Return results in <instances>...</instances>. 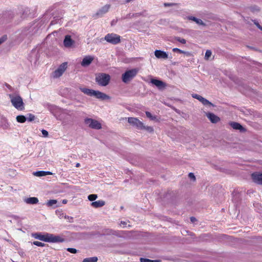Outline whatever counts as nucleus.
<instances>
[{
	"mask_svg": "<svg viewBox=\"0 0 262 262\" xmlns=\"http://www.w3.org/2000/svg\"><path fill=\"white\" fill-rule=\"evenodd\" d=\"M55 213H56V214L57 215V216L60 219H62L63 218L68 219H69V217L67 216L62 210H57L56 211Z\"/></svg>",
	"mask_w": 262,
	"mask_h": 262,
	"instance_id": "24",
	"label": "nucleus"
},
{
	"mask_svg": "<svg viewBox=\"0 0 262 262\" xmlns=\"http://www.w3.org/2000/svg\"><path fill=\"white\" fill-rule=\"evenodd\" d=\"M151 82L158 88H164L165 86L164 82L160 80L152 79L151 80Z\"/></svg>",
	"mask_w": 262,
	"mask_h": 262,
	"instance_id": "18",
	"label": "nucleus"
},
{
	"mask_svg": "<svg viewBox=\"0 0 262 262\" xmlns=\"http://www.w3.org/2000/svg\"><path fill=\"white\" fill-rule=\"evenodd\" d=\"M67 201L66 200H65V199H64V200H63L62 201V203L63 204H66V203H67Z\"/></svg>",
	"mask_w": 262,
	"mask_h": 262,
	"instance_id": "45",
	"label": "nucleus"
},
{
	"mask_svg": "<svg viewBox=\"0 0 262 262\" xmlns=\"http://www.w3.org/2000/svg\"><path fill=\"white\" fill-rule=\"evenodd\" d=\"M24 202L27 204H35L38 203V200L37 198H27L24 200Z\"/></svg>",
	"mask_w": 262,
	"mask_h": 262,
	"instance_id": "22",
	"label": "nucleus"
},
{
	"mask_svg": "<svg viewBox=\"0 0 262 262\" xmlns=\"http://www.w3.org/2000/svg\"><path fill=\"white\" fill-rule=\"evenodd\" d=\"M80 89L84 94L90 96H93L95 91V90L87 88H80Z\"/></svg>",
	"mask_w": 262,
	"mask_h": 262,
	"instance_id": "23",
	"label": "nucleus"
},
{
	"mask_svg": "<svg viewBox=\"0 0 262 262\" xmlns=\"http://www.w3.org/2000/svg\"><path fill=\"white\" fill-rule=\"evenodd\" d=\"M120 36L117 34L108 33L105 36L104 39L111 44L117 45L120 42Z\"/></svg>",
	"mask_w": 262,
	"mask_h": 262,
	"instance_id": "5",
	"label": "nucleus"
},
{
	"mask_svg": "<svg viewBox=\"0 0 262 262\" xmlns=\"http://www.w3.org/2000/svg\"><path fill=\"white\" fill-rule=\"evenodd\" d=\"M80 166V163H76V167H79Z\"/></svg>",
	"mask_w": 262,
	"mask_h": 262,
	"instance_id": "46",
	"label": "nucleus"
},
{
	"mask_svg": "<svg viewBox=\"0 0 262 262\" xmlns=\"http://www.w3.org/2000/svg\"><path fill=\"white\" fill-rule=\"evenodd\" d=\"M74 43V41L72 39L71 36L66 35L63 40L64 46L66 47H70Z\"/></svg>",
	"mask_w": 262,
	"mask_h": 262,
	"instance_id": "17",
	"label": "nucleus"
},
{
	"mask_svg": "<svg viewBox=\"0 0 262 262\" xmlns=\"http://www.w3.org/2000/svg\"><path fill=\"white\" fill-rule=\"evenodd\" d=\"M155 56L159 59H167L168 58V54L166 52L157 50L155 51Z\"/></svg>",
	"mask_w": 262,
	"mask_h": 262,
	"instance_id": "14",
	"label": "nucleus"
},
{
	"mask_svg": "<svg viewBox=\"0 0 262 262\" xmlns=\"http://www.w3.org/2000/svg\"><path fill=\"white\" fill-rule=\"evenodd\" d=\"M61 201L56 200H50L47 203V205L50 207H57L60 206Z\"/></svg>",
	"mask_w": 262,
	"mask_h": 262,
	"instance_id": "19",
	"label": "nucleus"
},
{
	"mask_svg": "<svg viewBox=\"0 0 262 262\" xmlns=\"http://www.w3.org/2000/svg\"><path fill=\"white\" fill-rule=\"evenodd\" d=\"M33 174L36 177H43L47 175L53 174L52 172L50 171H38L33 173Z\"/></svg>",
	"mask_w": 262,
	"mask_h": 262,
	"instance_id": "20",
	"label": "nucleus"
},
{
	"mask_svg": "<svg viewBox=\"0 0 262 262\" xmlns=\"http://www.w3.org/2000/svg\"><path fill=\"white\" fill-rule=\"evenodd\" d=\"M88 196H97V195L96 194H90L89 195H88Z\"/></svg>",
	"mask_w": 262,
	"mask_h": 262,
	"instance_id": "44",
	"label": "nucleus"
},
{
	"mask_svg": "<svg viewBox=\"0 0 262 262\" xmlns=\"http://www.w3.org/2000/svg\"><path fill=\"white\" fill-rule=\"evenodd\" d=\"M41 133L42 134V135H43L44 137H48V132L46 130H45V129H42L41 130Z\"/></svg>",
	"mask_w": 262,
	"mask_h": 262,
	"instance_id": "38",
	"label": "nucleus"
},
{
	"mask_svg": "<svg viewBox=\"0 0 262 262\" xmlns=\"http://www.w3.org/2000/svg\"><path fill=\"white\" fill-rule=\"evenodd\" d=\"M236 191H237V190H234V192H233V193H235V195H236L237 194H236Z\"/></svg>",
	"mask_w": 262,
	"mask_h": 262,
	"instance_id": "47",
	"label": "nucleus"
},
{
	"mask_svg": "<svg viewBox=\"0 0 262 262\" xmlns=\"http://www.w3.org/2000/svg\"><path fill=\"white\" fill-rule=\"evenodd\" d=\"M93 60L94 58L91 56H85L81 62V66L83 67L88 66L92 63Z\"/></svg>",
	"mask_w": 262,
	"mask_h": 262,
	"instance_id": "16",
	"label": "nucleus"
},
{
	"mask_svg": "<svg viewBox=\"0 0 262 262\" xmlns=\"http://www.w3.org/2000/svg\"><path fill=\"white\" fill-rule=\"evenodd\" d=\"M172 51L174 52H178L179 53H185V52L178 49V48H173L172 49Z\"/></svg>",
	"mask_w": 262,
	"mask_h": 262,
	"instance_id": "34",
	"label": "nucleus"
},
{
	"mask_svg": "<svg viewBox=\"0 0 262 262\" xmlns=\"http://www.w3.org/2000/svg\"><path fill=\"white\" fill-rule=\"evenodd\" d=\"M194 21L199 25L205 26V23L200 19L196 18Z\"/></svg>",
	"mask_w": 262,
	"mask_h": 262,
	"instance_id": "32",
	"label": "nucleus"
},
{
	"mask_svg": "<svg viewBox=\"0 0 262 262\" xmlns=\"http://www.w3.org/2000/svg\"><path fill=\"white\" fill-rule=\"evenodd\" d=\"M146 116L148 117V118H152V115L150 113H149V112H146Z\"/></svg>",
	"mask_w": 262,
	"mask_h": 262,
	"instance_id": "42",
	"label": "nucleus"
},
{
	"mask_svg": "<svg viewBox=\"0 0 262 262\" xmlns=\"http://www.w3.org/2000/svg\"><path fill=\"white\" fill-rule=\"evenodd\" d=\"M138 70L137 69H133L126 71L122 75V80L123 82L126 83L132 80L137 74Z\"/></svg>",
	"mask_w": 262,
	"mask_h": 262,
	"instance_id": "4",
	"label": "nucleus"
},
{
	"mask_svg": "<svg viewBox=\"0 0 262 262\" xmlns=\"http://www.w3.org/2000/svg\"><path fill=\"white\" fill-rule=\"evenodd\" d=\"M27 120L29 121H32L35 119V116L33 114H29L26 118Z\"/></svg>",
	"mask_w": 262,
	"mask_h": 262,
	"instance_id": "28",
	"label": "nucleus"
},
{
	"mask_svg": "<svg viewBox=\"0 0 262 262\" xmlns=\"http://www.w3.org/2000/svg\"><path fill=\"white\" fill-rule=\"evenodd\" d=\"M212 55V52L210 50H207L205 55V58L206 59H209Z\"/></svg>",
	"mask_w": 262,
	"mask_h": 262,
	"instance_id": "27",
	"label": "nucleus"
},
{
	"mask_svg": "<svg viewBox=\"0 0 262 262\" xmlns=\"http://www.w3.org/2000/svg\"><path fill=\"white\" fill-rule=\"evenodd\" d=\"M190 220H191V222L192 223H194V222L196 221V219H195V217H191L190 218Z\"/></svg>",
	"mask_w": 262,
	"mask_h": 262,
	"instance_id": "43",
	"label": "nucleus"
},
{
	"mask_svg": "<svg viewBox=\"0 0 262 262\" xmlns=\"http://www.w3.org/2000/svg\"><path fill=\"white\" fill-rule=\"evenodd\" d=\"M143 129H146L150 132H152L154 131L153 128L150 126H147V127L145 126V128H143Z\"/></svg>",
	"mask_w": 262,
	"mask_h": 262,
	"instance_id": "37",
	"label": "nucleus"
},
{
	"mask_svg": "<svg viewBox=\"0 0 262 262\" xmlns=\"http://www.w3.org/2000/svg\"><path fill=\"white\" fill-rule=\"evenodd\" d=\"M251 177L254 183L262 185V173L254 172L251 174Z\"/></svg>",
	"mask_w": 262,
	"mask_h": 262,
	"instance_id": "10",
	"label": "nucleus"
},
{
	"mask_svg": "<svg viewBox=\"0 0 262 262\" xmlns=\"http://www.w3.org/2000/svg\"><path fill=\"white\" fill-rule=\"evenodd\" d=\"M33 236L36 239L46 242L59 243L64 241V239L62 237L50 233H35Z\"/></svg>",
	"mask_w": 262,
	"mask_h": 262,
	"instance_id": "1",
	"label": "nucleus"
},
{
	"mask_svg": "<svg viewBox=\"0 0 262 262\" xmlns=\"http://www.w3.org/2000/svg\"><path fill=\"white\" fill-rule=\"evenodd\" d=\"M206 116L212 123H216L220 121V118L212 113H206Z\"/></svg>",
	"mask_w": 262,
	"mask_h": 262,
	"instance_id": "12",
	"label": "nucleus"
},
{
	"mask_svg": "<svg viewBox=\"0 0 262 262\" xmlns=\"http://www.w3.org/2000/svg\"><path fill=\"white\" fill-rule=\"evenodd\" d=\"M128 122L130 124L135 126L138 129H143L145 128L143 123L136 118L129 117L128 118Z\"/></svg>",
	"mask_w": 262,
	"mask_h": 262,
	"instance_id": "7",
	"label": "nucleus"
},
{
	"mask_svg": "<svg viewBox=\"0 0 262 262\" xmlns=\"http://www.w3.org/2000/svg\"><path fill=\"white\" fill-rule=\"evenodd\" d=\"M67 68V62L62 63L53 73L54 78L60 77Z\"/></svg>",
	"mask_w": 262,
	"mask_h": 262,
	"instance_id": "8",
	"label": "nucleus"
},
{
	"mask_svg": "<svg viewBox=\"0 0 262 262\" xmlns=\"http://www.w3.org/2000/svg\"><path fill=\"white\" fill-rule=\"evenodd\" d=\"M188 177L189 178L192 180L193 181H194L195 180V176L194 175V174L192 172H190L189 174H188Z\"/></svg>",
	"mask_w": 262,
	"mask_h": 262,
	"instance_id": "36",
	"label": "nucleus"
},
{
	"mask_svg": "<svg viewBox=\"0 0 262 262\" xmlns=\"http://www.w3.org/2000/svg\"><path fill=\"white\" fill-rule=\"evenodd\" d=\"M230 125L234 129H238L241 131L244 130V127L237 122H231L230 123Z\"/></svg>",
	"mask_w": 262,
	"mask_h": 262,
	"instance_id": "21",
	"label": "nucleus"
},
{
	"mask_svg": "<svg viewBox=\"0 0 262 262\" xmlns=\"http://www.w3.org/2000/svg\"><path fill=\"white\" fill-rule=\"evenodd\" d=\"M9 97L10 98V100L13 106L15 108L19 111H23L25 109L23 99L19 95L16 94H9Z\"/></svg>",
	"mask_w": 262,
	"mask_h": 262,
	"instance_id": "2",
	"label": "nucleus"
},
{
	"mask_svg": "<svg viewBox=\"0 0 262 262\" xmlns=\"http://www.w3.org/2000/svg\"><path fill=\"white\" fill-rule=\"evenodd\" d=\"M33 244L34 245H36L37 246H38V247H43L45 246V244L43 243H41L40 242H38V241H35L33 243Z\"/></svg>",
	"mask_w": 262,
	"mask_h": 262,
	"instance_id": "31",
	"label": "nucleus"
},
{
	"mask_svg": "<svg viewBox=\"0 0 262 262\" xmlns=\"http://www.w3.org/2000/svg\"><path fill=\"white\" fill-rule=\"evenodd\" d=\"M16 120L19 123H24L27 120V118L25 116L19 115L16 117Z\"/></svg>",
	"mask_w": 262,
	"mask_h": 262,
	"instance_id": "25",
	"label": "nucleus"
},
{
	"mask_svg": "<svg viewBox=\"0 0 262 262\" xmlns=\"http://www.w3.org/2000/svg\"><path fill=\"white\" fill-rule=\"evenodd\" d=\"M110 7V5H105L97 11V12L96 13V15L100 16H102L103 14H104L108 11Z\"/></svg>",
	"mask_w": 262,
	"mask_h": 262,
	"instance_id": "15",
	"label": "nucleus"
},
{
	"mask_svg": "<svg viewBox=\"0 0 262 262\" xmlns=\"http://www.w3.org/2000/svg\"><path fill=\"white\" fill-rule=\"evenodd\" d=\"M176 5H177V4H175V3H165L164 4V6H165V7L172 6H174Z\"/></svg>",
	"mask_w": 262,
	"mask_h": 262,
	"instance_id": "39",
	"label": "nucleus"
},
{
	"mask_svg": "<svg viewBox=\"0 0 262 262\" xmlns=\"http://www.w3.org/2000/svg\"><path fill=\"white\" fill-rule=\"evenodd\" d=\"M111 80V77L105 73H99L96 75V82L100 86H105L108 84Z\"/></svg>",
	"mask_w": 262,
	"mask_h": 262,
	"instance_id": "3",
	"label": "nucleus"
},
{
	"mask_svg": "<svg viewBox=\"0 0 262 262\" xmlns=\"http://www.w3.org/2000/svg\"><path fill=\"white\" fill-rule=\"evenodd\" d=\"M187 18H188V19L189 20H192V21H194L195 20V19L197 18H196L195 17H194V16H188V17H187Z\"/></svg>",
	"mask_w": 262,
	"mask_h": 262,
	"instance_id": "40",
	"label": "nucleus"
},
{
	"mask_svg": "<svg viewBox=\"0 0 262 262\" xmlns=\"http://www.w3.org/2000/svg\"><path fill=\"white\" fill-rule=\"evenodd\" d=\"M7 39V35H4L0 38V45L5 41Z\"/></svg>",
	"mask_w": 262,
	"mask_h": 262,
	"instance_id": "33",
	"label": "nucleus"
},
{
	"mask_svg": "<svg viewBox=\"0 0 262 262\" xmlns=\"http://www.w3.org/2000/svg\"><path fill=\"white\" fill-rule=\"evenodd\" d=\"M254 24H255V25L257 27V28L258 29H259L260 30H262V27L258 23L254 22Z\"/></svg>",
	"mask_w": 262,
	"mask_h": 262,
	"instance_id": "41",
	"label": "nucleus"
},
{
	"mask_svg": "<svg viewBox=\"0 0 262 262\" xmlns=\"http://www.w3.org/2000/svg\"><path fill=\"white\" fill-rule=\"evenodd\" d=\"M192 97L194 98H195L199 100L204 105H208L209 106H214V105L211 102L209 101L206 99L204 98L202 96L196 94H192Z\"/></svg>",
	"mask_w": 262,
	"mask_h": 262,
	"instance_id": "9",
	"label": "nucleus"
},
{
	"mask_svg": "<svg viewBox=\"0 0 262 262\" xmlns=\"http://www.w3.org/2000/svg\"><path fill=\"white\" fill-rule=\"evenodd\" d=\"M239 195H242L243 194L241 193V192L239 194Z\"/></svg>",
	"mask_w": 262,
	"mask_h": 262,
	"instance_id": "48",
	"label": "nucleus"
},
{
	"mask_svg": "<svg viewBox=\"0 0 262 262\" xmlns=\"http://www.w3.org/2000/svg\"><path fill=\"white\" fill-rule=\"evenodd\" d=\"M140 262H159V260H152L149 259L141 258Z\"/></svg>",
	"mask_w": 262,
	"mask_h": 262,
	"instance_id": "30",
	"label": "nucleus"
},
{
	"mask_svg": "<svg viewBox=\"0 0 262 262\" xmlns=\"http://www.w3.org/2000/svg\"><path fill=\"white\" fill-rule=\"evenodd\" d=\"M84 123L90 128L95 129H100L102 128L101 124L97 120L91 118H86Z\"/></svg>",
	"mask_w": 262,
	"mask_h": 262,
	"instance_id": "6",
	"label": "nucleus"
},
{
	"mask_svg": "<svg viewBox=\"0 0 262 262\" xmlns=\"http://www.w3.org/2000/svg\"><path fill=\"white\" fill-rule=\"evenodd\" d=\"M98 258L97 257H92L84 258L82 262H97Z\"/></svg>",
	"mask_w": 262,
	"mask_h": 262,
	"instance_id": "26",
	"label": "nucleus"
},
{
	"mask_svg": "<svg viewBox=\"0 0 262 262\" xmlns=\"http://www.w3.org/2000/svg\"><path fill=\"white\" fill-rule=\"evenodd\" d=\"M90 201H92L91 206L94 208L102 207L105 205V202L102 200L95 201L97 198H88Z\"/></svg>",
	"mask_w": 262,
	"mask_h": 262,
	"instance_id": "11",
	"label": "nucleus"
},
{
	"mask_svg": "<svg viewBox=\"0 0 262 262\" xmlns=\"http://www.w3.org/2000/svg\"><path fill=\"white\" fill-rule=\"evenodd\" d=\"M67 251L72 253H76L77 252V250L76 249L72 248H68Z\"/></svg>",
	"mask_w": 262,
	"mask_h": 262,
	"instance_id": "35",
	"label": "nucleus"
},
{
	"mask_svg": "<svg viewBox=\"0 0 262 262\" xmlns=\"http://www.w3.org/2000/svg\"><path fill=\"white\" fill-rule=\"evenodd\" d=\"M175 39L177 41H179V42H181V43H182L183 44H185L186 43V40L185 39L181 38H180L179 37H176Z\"/></svg>",
	"mask_w": 262,
	"mask_h": 262,
	"instance_id": "29",
	"label": "nucleus"
},
{
	"mask_svg": "<svg viewBox=\"0 0 262 262\" xmlns=\"http://www.w3.org/2000/svg\"><path fill=\"white\" fill-rule=\"evenodd\" d=\"M93 96L96 98L101 100L109 99L110 98V96L106 94L98 91H95Z\"/></svg>",
	"mask_w": 262,
	"mask_h": 262,
	"instance_id": "13",
	"label": "nucleus"
}]
</instances>
